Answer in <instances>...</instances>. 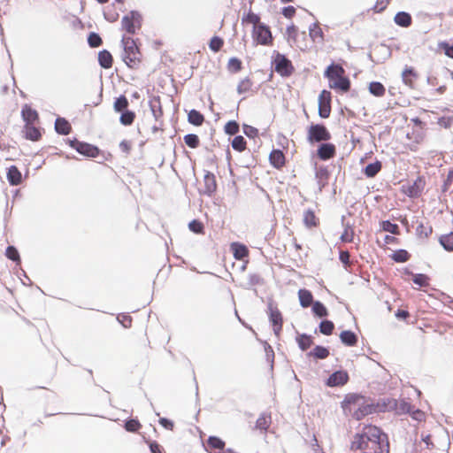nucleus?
<instances>
[{
	"label": "nucleus",
	"instance_id": "f257e3e1",
	"mask_svg": "<svg viewBox=\"0 0 453 453\" xmlns=\"http://www.w3.org/2000/svg\"><path fill=\"white\" fill-rule=\"evenodd\" d=\"M349 450L354 452L390 453L388 436L377 426L365 425L352 436Z\"/></svg>",
	"mask_w": 453,
	"mask_h": 453
},
{
	"label": "nucleus",
	"instance_id": "f03ea898",
	"mask_svg": "<svg viewBox=\"0 0 453 453\" xmlns=\"http://www.w3.org/2000/svg\"><path fill=\"white\" fill-rule=\"evenodd\" d=\"M325 76L329 80L330 88L342 92H348L350 89V81L345 75V70L342 65H330L325 71Z\"/></svg>",
	"mask_w": 453,
	"mask_h": 453
},
{
	"label": "nucleus",
	"instance_id": "7ed1b4c3",
	"mask_svg": "<svg viewBox=\"0 0 453 453\" xmlns=\"http://www.w3.org/2000/svg\"><path fill=\"white\" fill-rule=\"evenodd\" d=\"M121 42L124 47V62L129 68L138 69L142 61V54L136 41L130 36H123Z\"/></svg>",
	"mask_w": 453,
	"mask_h": 453
},
{
	"label": "nucleus",
	"instance_id": "20e7f679",
	"mask_svg": "<svg viewBox=\"0 0 453 453\" xmlns=\"http://www.w3.org/2000/svg\"><path fill=\"white\" fill-rule=\"evenodd\" d=\"M285 38L291 47L297 48L301 50L308 49L306 33L304 31H299L298 27L293 23L287 27Z\"/></svg>",
	"mask_w": 453,
	"mask_h": 453
},
{
	"label": "nucleus",
	"instance_id": "39448f33",
	"mask_svg": "<svg viewBox=\"0 0 453 453\" xmlns=\"http://www.w3.org/2000/svg\"><path fill=\"white\" fill-rule=\"evenodd\" d=\"M331 134L323 124H311L307 129V141L310 143L327 142Z\"/></svg>",
	"mask_w": 453,
	"mask_h": 453
},
{
	"label": "nucleus",
	"instance_id": "423d86ee",
	"mask_svg": "<svg viewBox=\"0 0 453 453\" xmlns=\"http://www.w3.org/2000/svg\"><path fill=\"white\" fill-rule=\"evenodd\" d=\"M142 18L136 11H131L122 18L121 27L129 35H134L142 27Z\"/></svg>",
	"mask_w": 453,
	"mask_h": 453
},
{
	"label": "nucleus",
	"instance_id": "0eeeda50",
	"mask_svg": "<svg viewBox=\"0 0 453 453\" xmlns=\"http://www.w3.org/2000/svg\"><path fill=\"white\" fill-rule=\"evenodd\" d=\"M273 65L274 71L282 77H288L295 71L292 62L280 52L274 53Z\"/></svg>",
	"mask_w": 453,
	"mask_h": 453
},
{
	"label": "nucleus",
	"instance_id": "6e6552de",
	"mask_svg": "<svg viewBox=\"0 0 453 453\" xmlns=\"http://www.w3.org/2000/svg\"><path fill=\"white\" fill-rule=\"evenodd\" d=\"M252 38L257 44L264 46H272L273 42V37L270 27L265 24L253 27Z\"/></svg>",
	"mask_w": 453,
	"mask_h": 453
},
{
	"label": "nucleus",
	"instance_id": "1a4fd4ad",
	"mask_svg": "<svg viewBox=\"0 0 453 453\" xmlns=\"http://www.w3.org/2000/svg\"><path fill=\"white\" fill-rule=\"evenodd\" d=\"M381 411V403L373 404L365 396H363V403L353 411V418L357 420H361L367 415L372 414L376 411Z\"/></svg>",
	"mask_w": 453,
	"mask_h": 453
},
{
	"label": "nucleus",
	"instance_id": "9d476101",
	"mask_svg": "<svg viewBox=\"0 0 453 453\" xmlns=\"http://www.w3.org/2000/svg\"><path fill=\"white\" fill-rule=\"evenodd\" d=\"M69 145L80 154L89 157H96L100 153V150L96 146L87 142H80L76 139L70 140Z\"/></svg>",
	"mask_w": 453,
	"mask_h": 453
},
{
	"label": "nucleus",
	"instance_id": "9b49d317",
	"mask_svg": "<svg viewBox=\"0 0 453 453\" xmlns=\"http://www.w3.org/2000/svg\"><path fill=\"white\" fill-rule=\"evenodd\" d=\"M332 95L328 90H322L319 96V115L327 119L331 114Z\"/></svg>",
	"mask_w": 453,
	"mask_h": 453
},
{
	"label": "nucleus",
	"instance_id": "f8f14e48",
	"mask_svg": "<svg viewBox=\"0 0 453 453\" xmlns=\"http://www.w3.org/2000/svg\"><path fill=\"white\" fill-rule=\"evenodd\" d=\"M425 180L423 177H418L412 183L404 184L402 186V192L409 197L418 196L424 189Z\"/></svg>",
	"mask_w": 453,
	"mask_h": 453
},
{
	"label": "nucleus",
	"instance_id": "ddd939ff",
	"mask_svg": "<svg viewBox=\"0 0 453 453\" xmlns=\"http://www.w3.org/2000/svg\"><path fill=\"white\" fill-rule=\"evenodd\" d=\"M363 403V395L357 394H349L342 402V408L345 411L353 416V411Z\"/></svg>",
	"mask_w": 453,
	"mask_h": 453
},
{
	"label": "nucleus",
	"instance_id": "4468645a",
	"mask_svg": "<svg viewBox=\"0 0 453 453\" xmlns=\"http://www.w3.org/2000/svg\"><path fill=\"white\" fill-rule=\"evenodd\" d=\"M269 319L273 325L275 334L279 335L282 330L283 319L281 312L277 307H273V305L269 306Z\"/></svg>",
	"mask_w": 453,
	"mask_h": 453
},
{
	"label": "nucleus",
	"instance_id": "2eb2a0df",
	"mask_svg": "<svg viewBox=\"0 0 453 453\" xmlns=\"http://www.w3.org/2000/svg\"><path fill=\"white\" fill-rule=\"evenodd\" d=\"M336 155V147L333 143H321L317 150V156L321 160H328Z\"/></svg>",
	"mask_w": 453,
	"mask_h": 453
},
{
	"label": "nucleus",
	"instance_id": "dca6fc26",
	"mask_svg": "<svg viewBox=\"0 0 453 453\" xmlns=\"http://www.w3.org/2000/svg\"><path fill=\"white\" fill-rule=\"evenodd\" d=\"M349 380V374L346 371H337L327 379L326 385L329 387H339L345 385Z\"/></svg>",
	"mask_w": 453,
	"mask_h": 453
},
{
	"label": "nucleus",
	"instance_id": "f3484780",
	"mask_svg": "<svg viewBox=\"0 0 453 453\" xmlns=\"http://www.w3.org/2000/svg\"><path fill=\"white\" fill-rule=\"evenodd\" d=\"M207 445L211 453H232L233 451L225 449V442L219 437L211 436Z\"/></svg>",
	"mask_w": 453,
	"mask_h": 453
},
{
	"label": "nucleus",
	"instance_id": "a211bd4d",
	"mask_svg": "<svg viewBox=\"0 0 453 453\" xmlns=\"http://www.w3.org/2000/svg\"><path fill=\"white\" fill-rule=\"evenodd\" d=\"M270 164L276 169H281L286 165V157L280 150H273L269 155Z\"/></svg>",
	"mask_w": 453,
	"mask_h": 453
},
{
	"label": "nucleus",
	"instance_id": "6ab92c4d",
	"mask_svg": "<svg viewBox=\"0 0 453 453\" xmlns=\"http://www.w3.org/2000/svg\"><path fill=\"white\" fill-rule=\"evenodd\" d=\"M418 77V74L417 71L411 66H406L402 73L403 82L410 88L414 87L415 81H417Z\"/></svg>",
	"mask_w": 453,
	"mask_h": 453
},
{
	"label": "nucleus",
	"instance_id": "aec40b11",
	"mask_svg": "<svg viewBox=\"0 0 453 453\" xmlns=\"http://www.w3.org/2000/svg\"><path fill=\"white\" fill-rule=\"evenodd\" d=\"M21 116L25 124H35L39 120L38 112L28 104L23 106Z\"/></svg>",
	"mask_w": 453,
	"mask_h": 453
},
{
	"label": "nucleus",
	"instance_id": "412c9836",
	"mask_svg": "<svg viewBox=\"0 0 453 453\" xmlns=\"http://www.w3.org/2000/svg\"><path fill=\"white\" fill-rule=\"evenodd\" d=\"M23 133L26 139L33 142L39 141L42 137L41 130L35 124H25Z\"/></svg>",
	"mask_w": 453,
	"mask_h": 453
},
{
	"label": "nucleus",
	"instance_id": "4be33fe9",
	"mask_svg": "<svg viewBox=\"0 0 453 453\" xmlns=\"http://www.w3.org/2000/svg\"><path fill=\"white\" fill-rule=\"evenodd\" d=\"M150 107L156 121H164V111L159 96L154 97L150 102Z\"/></svg>",
	"mask_w": 453,
	"mask_h": 453
},
{
	"label": "nucleus",
	"instance_id": "5701e85b",
	"mask_svg": "<svg viewBox=\"0 0 453 453\" xmlns=\"http://www.w3.org/2000/svg\"><path fill=\"white\" fill-rule=\"evenodd\" d=\"M230 249L233 252L234 257L236 260H242L249 256L248 248L240 242L231 243Z\"/></svg>",
	"mask_w": 453,
	"mask_h": 453
},
{
	"label": "nucleus",
	"instance_id": "b1692460",
	"mask_svg": "<svg viewBox=\"0 0 453 453\" xmlns=\"http://www.w3.org/2000/svg\"><path fill=\"white\" fill-rule=\"evenodd\" d=\"M7 179L11 185L18 186L22 182V175L17 166L12 165L7 172Z\"/></svg>",
	"mask_w": 453,
	"mask_h": 453
},
{
	"label": "nucleus",
	"instance_id": "393cba45",
	"mask_svg": "<svg viewBox=\"0 0 453 453\" xmlns=\"http://www.w3.org/2000/svg\"><path fill=\"white\" fill-rule=\"evenodd\" d=\"M98 62L103 68L109 69L112 66L113 58L110 51L103 50L98 53Z\"/></svg>",
	"mask_w": 453,
	"mask_h": 453
},
{
	"label": "nucleus",
	"instance_id": "a878e982",
	"mask_svg": "<svg viewBox=\"0 0 453 453\" xmlns=\"http://www.w3.org/2000/svg\"><path fill=\"white\" fill-rule=\"evenodd\" d=\"M309 35L314 42H322L324 41V34L322 28L318 23H313L309 27Z\"/></svg>",
	"mask_w": 453,
	"mask_h": 453
},
{
	"label": "nucleus",
	"instance_id": "bb28decb",
	"mask_svg": "<svg viewBox=\"0 0 453 453\" xmlns=\"http://www.w3.org/2000/svg\"><path fill=\"white\" fill-rule=\"evenodd\" d=\"M56 132L66 135L70 134L72 130L71 124L64 118H58L55 121Z\"/></svg>",
	"mask_w": 453,
	"mask_h": 453
},
{
	"label": "nucleus",
	"instance_id": "cd10ccee",
	"mask_svg": "<svg viewBox=\"0 0 453 453\" xmlns=\"http://www.w3.org/2000/svg\"><path fill=\"white\" fill-rule=\"evenodd\" d=\"M394 20L398 26L402 27H408L411 25L412 22L411 16L405 12H397L394 18Z\"/></svg>",
	"mask_w": 453,
	"mask_h": 453
},
{
	"label": "nucleus",
	"instance_id": "c85d7f7f",
	"mask_svg": "<svg viewBox=\"0 0 453 453\" xmlns=\"http://www.w3.org/2000/svg\"><path fill=\"white\" fill-rule=\"evenodd\" d=\"M298 297H299L300 304L303 308H307V307L312 305V303H314L312 294L308 289H300L298 291Z\"/></svg>",
	"mask_w": 453,
	"mask_h": 453
},
{
	"label": "nucleus",
	"instance_id": "c756f323",
	"mask_svg": "<svg viewBox=\"0 0 453 453\" xmlns=\"http://www.w3.org/2000/svg\"><path fill=\"white\" fill-rule=\"evenodd\" d=\"M303 223L308 228L316 227L319 224V219L312 210H307L303 214Z\"/></svg>",
	"mask_w": 453,
	"mask_h": 453
},
{
	"label": "nucleus",
	"instance_id": "7c9ffc66",
	"mask_svg": "<svg viewBox=\"0 0 453 453\" xmlns=\"http://www.w3.org/2000/svg\"><path fill=\"white\" fill-rule=\"evenodd\" d=\"M342 342L347 346H355L357 342V337L352 331L345 330L340 334Z\"/></svg>",
	"mask_w": 453,
	"mask_h": 453
},
{
	"label": "nucleus",
	"instance_id": "2f4dec72",
	"mask_svg": "<svg viewBox=\"0 0 453 453\" xmlns=\"http://www.w3.org/2000/svg\"><path fill=\"white\" fill-rule=\"evenodd\" d=\"M242 24H251L253 27H259L263 25V23L260 22V17L253 12L251 10H250L247 14H245L242 18Z\"/></svg>",
	"mask_w": 453,
	"mask_h": 453
},
{
	"label": "nucleus",
	"instance_id": "473e14b6",
	"mask_svg": "<svg viewBox=\"0 0 453 453\" xmlns=\"http://www.w3.org/2000/svg\"><path fill=\"white\" fill-rule=\"evenodd\" d=\"M204 187H205V192L208 194H211L216 191L217 189V182L216 179L213 173H207L204 175Z\"/></svg>",
	"mask_w": 453,
	"mask_h": 453
},
{
	"label": "nucleus",
	"instance_id": "72a5a7b5",
	"mask_svg": "<svg viewBox=\"0 0 453 453\" xmlns=\"http://www.w3.org/2000/svg\"><path fill=\"white\" fill-rule=\"evenodd\" d=\"M369 92L377 97H382L386 94V88L379 81H372L368 86Z\"/></svg>",
	"mask_w": 453,
	"mask_h": 453
},
{
	"label": "nucleus",
	"instance_id": "f704fd0d",
	"mask_svg": "<svg viewBox=\"0 0 453 453\" xmlns=\"http://www.w3.org/2000/svg\"><path fill=\"white\" fill-rule=\"evenodd\" d=\"M381 168V162L377 160L376 162L366 165L365 168L364 169V173L367 178H373L378 174Z\"/></svg>",
	"mask_w": 453,
	"mask_h": 453
},
{
	"label": "nucleus",
	"instance_id": "c9c22d12",
	"mask_svg": "<svg viewBox=\"0 0 453 453\" xmlns=\"http://www.w3.org/2000/svg\"><path fill=\"white\" fill-rule=\"evenodd\" d=\"M188 120L190 124L199 127L202 126L204 122V117L200 111L196 110H191L188 112Z\"/></svg>",
	"mask_w": 453,
	"mask_h": 453
},
{
	"label": "nucleus",
	"instance_id": "e433bc0d",
	"mask_svg": "<svg viewBox=\"0 0 453 453\" xmlns=\"http://www.w3.org/2000/svg\"><path fill=\"white\" fill-rule=\"evenodd\" d=\"M253 81L250 78L246 77L240 81L237 86V92L239 94H246L252 90Z\"/></svg>",
	"mask_w": 453,
	"mask_h": 453
},
{
	"label": "nucleus",
	"instance_id": "4c0bfd02",
	"mask_svg": "<svg viewBox=\"0 0 453 453\" xmlns=\"http://www.w3.org/2000/svg\"><path fill=\"white\" fill-rule=\"evenodd\" d=\"M439 241L447 251H453V232L442 234Z\"/></svg>",
	"mask_w": 453,
	"mask_h": 453
},
{
	"label": "nucleus",
	"instance_id": "58836bf2",
	"mask_svg": "<svg viewBox=\"0 0 453 453\" xmlns=\"http://www.w3.org/2000/svg\"><path fill=\"white\" fill-rule=\"evenodd\" d=\"M271 425V416L262 414L256 421V428L261 431H266Z\"/></svg>",
	"mask_w": 453,
	"mask_h": 453
},
{
	"label": "nucleus",
	"instance_id": "ea45409f",
	"mask_svg": "<svg viewBox=\"0 0 453 453\" xmlns=\"http://www.w3.org/2000/svg\"><path fill=\"white\" fill-rule=\"evenodd\" d=\"M416 233L420 238H428L433 233V228L428 224L419 223L416 228Z\"/></svg>",
	"mask_w": 453,
	"mask_h": 453
},
{
	"label": "nucleus",
	"instance_id": "a19ab883",
	"mask_svg": "<svg viewBox=\"0 0 453 453\" xmlns=\"http://www.w3.org/2000/svg\"><path fill=\"white\" fill-rule=\"evenodd\" d=\"M411 257V255L405 250H395L392 255L391 258L396 263L407 262Z\"/></svg>",
	"mask_w": 453,
	"mask_h": 453
},
{
	"label": "nucleus",
	"instance_id": "79ce46f5",
	"mask_svg": "<svg viewBox=\"0 0 453 453\" xmlns=\"http://www.w3.org/2000/svg\"><path fill=\"white\" fill-rule=\"evenodd\" d=\"M312 311L319 318L326 317L328 315L326 307L319 301H316L312 303Z\"/></svg>",
	"mask_w": 453,
	"mask_h": 453
},
{
	"label": "nucleus",
	"instance_id": "37998d69",
	"mask_svg": "<svg viewBox=\"0 0 453 453\" xmlns=\"http://www.w3.org/2000/svg\"><path fill=\"white\" fill-rule=\"evenodd\" d=\"M227 70L230 73H236L242 69V63L237 58H231L227 62Z\"/></svg>",
	"mask_w": 453,
	"mask_h": 453
},
{
	"label": "nucleus",
	"instance_id": "c03bdc74",
	"mask_svg": "<svg viewBox=\"0 0 453 453\" xmlns=\"http://www.w3.org/2000/svg\"><path fill=\"white\" fill-rule=\"evenodd\" d=\"M247 142L243 136L237 135L232 141V147L234 150L242 152L246 150Z\"/></svg>",
	"mask_w": 453,
	"mask_h": 453
},
{
	"label": "nucleus",
	"instance_id": "a18cd8bd",
	"mask_svg": "<svg viewBox=\"0 0 453 453\" xmlns=\"http://www.w3.org/2000/svg\"><path fill=\"white\" fill-rule=\"evenodd\" d=\"M224 40L219 36H213L209 42V48L213 52H219L224 46Z\"/></svg>",
	"mask_w": 453,
	"mask_h": 453
},
{
	"label": "nucleus",
	"instance_id": "49530a36",
	"mask_svg": "<svg viewBox=\"0 0 453 453\" xmlns=\"http://www.w3.org/2000/svg\"><path fill=\"white\" fill-rule=\"evenodd\" d=\"M334 329V325L330 320H323L319 324V331L325 335H331Z\"/></svg>",
	"mask_w": 453,
	"mask_h": 453
},
{
	"label": "nucleus",
	"instance_id": "de8ad7c7",
	"mask_svg": "<svg viewBox=\"0 0 453 453\" xmlns=\"http://www.w3.org/2000/svg\"><path fill=\"white\" fill-rule=\"evenodd\" d=\"M297 342L303 350H306L312 345L313 341L311 336L302 334L297 338Z\"/></svg>",
	"mask_w": 453,
	"mask_h": 453
},
{
	"label": "nucleus",
	"instance_id": "09e8293b",
	"mask_svg": "<svg viewBox=\"0 0 453 453\" xmlns=\"http://www.w3.org/2000/svg\"><path fill=\"white\" fill-rule=\"evenodd\" d=\"M185 143L192 149H196L200 144L199 137L196 134H189L184 136Z\"/></svg>",
	"mask_w": 453,
	"mask_h": 453
},
{
	"label": "nucleus",
	"instance_id": "8fccbe9b",
	"mask_svg": "<svg viewBox=\"0 0 453 453\" xmlns=\"http://www.w3.org/2000/svg\"><path fill=\"white\" fill-rule=\"evenodd\" d=\"M135 119V113L134 111H126L122 112L120 116V123L125 126H130Z\"/></svg>",
	"mask_w": 453,
	"mask_h": 453
},
{
	"label": "nucleus",
	"instance_id": "3c124183",
	"mask_svg": "<svg viewBox=\"0 0 453 453\" xmlns=\"http://www.w3.org/2000/svg\"><path fill=\"white\" fill-rule=\"evenodd\" d=\"M354 229L351 226H345L343 233L341 235V241L342 242H352L354 240Z\"/></svg>",
	"mask_w": 453,
	"mask_h": 453
},
{
	"label": "nucleus",
	"instance_id": "603ef678",
	"mask_svg": "<svg viewBox=\"0 0 453 453\" xmlns=\"http://www.w3.org/2000/svg\"><path fill=\"white\" fill-rule=\"evenodd\" d=\"M128 106V100L125 96H120L114 102V110L118 112L126 110Z\"/></svg>",
	"mask_w": 453,
	"mask_h": 453
},
{
	"label": "nucleus",
	"instance_id": "864d4df0",
	"mask_svg": "<svg viewBox=\"0 0 453 453\" xmlns=\"http://www.w3.org/2000/svg\"><path fill=\"white\" fill-rule=\"evenodd\" d=\"M124 426L127 432L135 433L142 427V425L138 419L131 418L126 421Z\"/></svg>",
	"mask_w": 453,
	"mask_h": 453
},
{
	"label": "nucleus",
	"instance_id": "5fc2aeb1",
	"mask_svg": "<svg viewBox=\"0 0 453 453\" xmlns=\"http://www.w3.org/2000/svg\"><path fill=\"white\" fill-rule=\"evenodd\" d=\"M311 355L314 356L317 358L324 359L329 356V350L325 347L316 346L311 352Z\"/></svg>",
	"mask_w": 453,
	"mask_h": 453
},
{
	"label": "nucleus",
	"instance_id": "6e6d98bb",
	"mask_svg": "<svg viewBox=\"0 0 453 453\" xmlns=\"http://www.w3.org/2000/svg\"><path fill=\"white\" fill-rule=\"evenodd\" d=\"M239 124L235 120H231L225 125L224 131L227 134L234 135L239 132Z\"/></svg>",
	"mask_w": 453,
	"mask_h": 453
},
{
	"label": "nucleus",
	"instance_id": "4d7b16f0",
	"mask_svg": "<svg viewBox=\"0 0 453 453\" xmlns=\"http://www.w3.org/2000/svg\"><path fill=\"white\" fill-rule=\"evenodd\" d=\"M188 228L195 234H203L204 231L203 224L197 219H193L191 222H189Z\"/></svg>",
	"mask_w": 453,
	"mask_h": 453
},
{
	"label": "nucleus",
	"instance_id": "13d9d810",
	"mask_svg": "<svg viewBox=\"0 0 453 453\" xmlns=\"http://www.w3.org/2000/svg\"><path fill=\"white\" fill-rule=\"evenodd\" d=\"M413 282L419 287H427L429 285V278L426 274H415L413 276Z\"/></svg>",
	"mask_w": 453,
	"mask_h": 453
},
{
	"label": "nucleus",
	"instance_id": "bf43d9fd",
	"mask_svg": "<svg viewBox=\"0 0 453 453\" xmlns=\"http://www.w3.org/2000/svg\"><path fill=\"white\" fill-rule=\"evenodd\" d=\"M382 229L386 232H389L393 234H399V227L396 224L391 223L389 220L382 222Z\"/></svg>",
	"mask_w": 453,
	"mask_h": 453
},
{
	"label": "nucleus",
	"instance_id": "052dcab7",
	"mask_svg": "<svg viewBox=\"0 0 453 453\" xmlns=\"http://www.w3.org/2000/svg\"><path fill=\"white\" fill-rule=\"evenodd\" d=\"M88 42L90 47L96 48L99 47L103 43V41L99 35L96 33H90L88 38Z\"/></svg>",
	"mask_w": 453,
	"mask_h": 453
},
{
	"label": "nucleus",
	"instance_id": "680f3d73",
	"mask_svg": "<svg viewBox=\"0 0 453 453\" xmlns=\"http://www.w3.org/2000/svg\"><path fill=\"white\" fill-rule=\"evenodd\" d=\"M6 257L12 261H19V255L17 249L13 246H9L5 251Z\"/></svg>",
	"mask_w": 453,
	"mask_h": 453
},
{
	"label": "nucleus",
	"instance_id": "e2e57ef3",
	"mask_svg": "<svg viewBox=\"0 0 453 453\" xmlns=\"http://www.w3.org/2000/svg\"><path fill=\"white\" fill-rule=\"evenodd\" d=\"M438 46L444 51L447 57L453 58V45H450L446 42H441L438 44Z\"/></svg>",
	"mask_w": 453,
	"mask_h": 453
},
{
	"label": "nucleus",
	"instance_id": "0e129e2a",
	"mask_svg": "<svg viewBox=\"0 0 453 453\" xmlns=\"http://www.w3.org/2000/svg\"><path fill=\"white\" fill-rule=\"evenodd\" d=\"M296 13V8H295L294 6H291V5H290V6L284 7V8H282V10H281V14H282L285 18H287V19H293V18L295 17Z\"/></svg>",
	"mask_w": 453,
	"mask_h": 453
},
{
	"label": "nucleus",
	"instance_id": "69168bd1",
	"mask_svg": "<svg viewBox=\"0 0 453 453\" xmlns=\"http://www.w3.org/2000/svg\"><path fill=\"white\" fill-rule=\"evenodd\" d=\"M118 320L126 328L132 326V318L129 315L120 314L118 316Z\"/></svg>",
	"mask_w": 453,
	"mask_h": 453
},
{
	"label": "nucleus",
	"instance_id": "338daca9",
	"mask_svg": "<svg viewBox=\"0 0 453 453\" xmlns=\"http://www.w3.org/2000/svg\"><path fill=\"white\" fill-rule=\"evenodd\" d=\"M119 149L123 153L128 155L132 150V142L127 140H123L119 143Z\"/></svg>",
	"mask_w": 453,
	"mask_h": 453
},
{
	"label": "nucleus",
	"instance_id": "774afa93",
	"mask_svg": "<svg viewBox=\"0 0 453 453\" xmlns=\"http://www.w3.org/2000/svg\"><path fill=\"white\" fill-rule=\"evenodd\" d=\"M151 453H165L164 449L157 441H150L149 443Z\"/></svg>",
	"mask_w": 453,
	"mask_h": 453
}]
</instances>
